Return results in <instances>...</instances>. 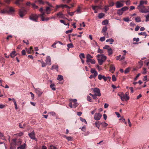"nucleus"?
Wrapping results in <instances>:
<instances>
[{
    "label": "nucleus",
    "mask_w": 149,
    "mask_h": 149,
    "mask_svg": "<svg viewBox=\"0 0 149 149\" xmlns=\"http://www.w3.org/2000/svg\"><path fill=\"white\" fill-rule=\"evenodd\" d=\"M22 140L20 139H13L10 144V148L15 149L16 148V146L20 145L22 144Z\"/></svg>",
    "instance_id": "nucleus-1"
},
{
    "label": "nucleus",
    "mask_w": 149,
    "mask_h": 149,
    "mask_svg": "<svg viewBox=\"0 0 149 149\" xmlns=\"http://www.w3.org/2000/svg\"><path fill=\"white\" fill-rule=\"evenodd\" d=\"M118 95L120 97L121 100L123 101H127L130 98L128 96H125L123 93H121L120 94L118 93Z\"/></svg>",
    "instance_id": "nucleus-2"
},
{
    "label": "nucleus",
    "mask_w": 149,
    "mask_h": 149,
    "mask_svg": "<svg viewBox=\"0 0 149 149\" xmlns=\"http://www.w3.org/2000/svg\"><path fill=\"white\" fill-rule=\"evenodd\" d=\"M137 8L140 12L142 13H146L148 12V11L147 10L146 7L143 6H138Z\"/></svg>",
    "instance_id": "nucleus-3"
},
{
    "label": "nucleus",
    "mask_w": 149,
    "mask_h": 149,
    "mask_svg": "<svg viewBox=\"0 0 149 149\" xmlns=\"http://www.w3.org/2000/svg\"><path fill=\"white\" fill-rule=\"evenodd\" d=\"M38 15H34L33 14H31V16L29 17V19L32 20L34 21L37 22L38 21L37 20L38 19Z\"/></svg>",
    "instance_id": "nucleus-4"
},
{
    "label": "nucleus",
    "mask_w": 149,
    "mask_h": 149,
    "mask_svg": "<svg viewBox=\"0 0 149 149\" xmlns=\"http://www.w3.org/2000/svg\"><path fill=\"white\" fill-rule=\"evenodd\" d=\"M93 58V56H92L90 54H88L86 55V63L88 65H90V61L92 60L91 58Z\"/></svg>",
    "instance_id": "nucleus-5"
},
{
    "label": "nucleus",
    "mask_w": 149,
    "mask_h": 149,
    "mask_svg": "<svg viewBox=\"0 0 149 149\" xmlns=\"http://www.w3.org/2000/svg\"><path fill=\"white\" fill-rule=\"evenodd\" d=\"M26 10L24 9H21L19 10V15L21 17H23L26 13Z\"/></svg>",
    "instance_id": "nucleus-6"
},
{
    "label": "nucleus",
    "mask_w": 149,
    "mask_h": 149,
    "mask_svg": "<svg viewBox=\"0 0 149 149\" xmlns=\"http://www.w3.org/2000/svg\"><path fill=\"white\" fill-rule=\"evenodd\" d=\"M28 135L31 139H34L36 141H37V139L35 138V133L34 131H32L31 133H29Z\"/></svg>",
    "instance_id": "nucleus-7"
},
{
    "label": "nucleus",
    "mask_w": 149,
    "mask_h": 149,
    "mask_svg": "<svg viewBox=\"0 0 149 149\" xmlns=\"http://www.w3.org/2000/svg\"><path fill=\"white\" fill-rule=\"evenodd\" d=\"M93 91L98 96H100L101 94L100 93V90L98 88H96L93 89Z\"/></svg>",
    "instance_id": "nucleus-8"
},
{
    "label": "nucleus",
    "mask_w": 149,
    "mask_h": 149,
    "mask_svg": "<svg viewBox=\"0 0 149 149\" xmlns=\"http://www.w3.org/2000/svg\"><path fill=\"white\" fill-rule=\"evenodd\" d=\"M102 115L101 114L99 113H96L95 114L94 118L95 120H98L100 119Z\"/></svg>",
    "instance_id": "nucleus-9"
},
{
    "label": "nucleus",
    "mask_w": 149,
    "mask_h": 149,
    "mask_svg": "<svg viewBox=\"0 0 149 149\" xmlns=\"http://www.w3.org/2000/svg\"><path fill=\"white\" fill-rule=\"evenodd\" d=\"M35 91L37 94H38L39 97L43 93L42 90L40 89L39 88H35Z\"/></svg>",
    "instance_id": "nucleus-10"
},
{
    "label": "nucleus",
    "mask_w": 149,
    "mask_h": 149,
    "mask_svg": "<svg viewBox=\"0 0 149 149\" xmlns=\"http://www.w3.org/2000/svg\"><path fill=\"white\" fill-rule=\"evenodd\" d=\"M45 61L47 64L49 65H50L51 64V59L49 56H47Z\"/></svg>",
    "instance_id": "nucleus-11"
},
{
    "label": "nucleus",
    "mask_w": 149,
    "mask_h": 149,
    "mask_svg": "<svg viewBox=\"0 0 149 149\" xmlns=\"http://www.w3.org/2000/svg\"><path fill=\"white\" fill-rule=\"evenodd\" d=\"M7 9L8 10V13H12L15 12V10L12 7H8L7 8Z\"/></svg>",
    "instance_id": "nucleus-12"
},
{
    "label": "nucleus",
    "mask_w": 149,
    "mask_h": 149,
    "mask_svg": "<svg viewBox=\"0 0 149 149\" xmlns=\"http://www.w3.org/2000/svg\"><path fill=\"white\" fill-rule=\"evenodd\" d=\"M26 146V144L25 143H24L23 144L19 145V146L17 148V149H25Z\"/></svg>",
    "instance_id": "nucleus-13"
},
{
    "label": "nucleus",
    "mask_w": 149,
    "mask_h": 149,
    "mask_svg": "<svg viewBox=\"0 0 149 149\" xmlns=\"http://www.w3.org/2000/svg\"><path fill=\"white\" fill-rule=\"evenodd\" d=\"M110 71L111 72L113 73L115 70V67L113 65H110Z\"/></svg>",
    "instance_id": "nucleus-14"
},
{
    "label": "nucleus",
    "mask_w": 149,
    "mask_h": 149,
    "mask_svg": "<svg viewBox=\"0 0 149 149\" xmlns=\"http://www.w3.org/2000/svg\"><path fill=\"white\" fill-rule=\"evenodd\" d=\"M147 1L141 0L140 2V4L138 6H143V4H147Z\"/></svg>",
    "instance_id": "nucleus-15"
},
{
    "label": "nucleus",
    "mask_w": 149,
    "mask_h": 149,
    "mask_svg": "<svg viewBox=\"0 0 149 149\" xmlns=\"http://www.w3.org/2000/svg\"><path fill=\"white\" fill-rule=\"evenodd\" d=\"M123 6V4L120 2L118 1L116 3V8H120Z\"/></svg>",
    "instance_id": "nucleus-16"
},
{
    "label": "nucleus",
    "mask_w": 149,
    "mask_h": 149,
    "mask_svg": "<svg viewBox=\"0 0 149 149\" xmlns=\"http://www.w3.org/2000/svg\"><path fill=\"white\" fill-rule=\"evenodd\" d=\"M57 15L59 18H63L64 19L65 18H64V15L61 12H59L57 14Z\"/></svg>",
    "instance_id": "nucleus-17"
},
{
    "label": "nucleus",
    "mask_w": 149,
    "mask_h": 149,
    "mask_svg": "<svg viewBox=\"0 0 149 149\" xmlns=\"http://www.w3.org/2000/svg\"><path fill=\"white\" fill-rule=\"evenodd\" d=\"M15 53L16 52L15 51H14L10 53V56L11 58H13L16 55Z\"/></svg>",
    "instance_id": "nucleus-18"
},
{
    "label": "nucleus",
    "mask_w": 149,
    "mask_h": 149,
    "mask_svg": "<svg viewBox=\"0 0 149 149\" xmlns=\"http://www.w3.org/2000/svg\"><path fill=\"white\" fill-rule=\"evenodd\" d=\"M101 124V123H100L99 121H96L95 122V126L98 129H99V127L100 126V124Z\"/></svg>",
    "instance_id": "nucleus-19"
},
{
    "label": "nucleus",
    "mask_w": 149,
    "mask_h": 149,
    "mask_svg": "<svg viewBox=\"0 0 149 149\" xmlns=\"http://www.w3.org/2000/svg\"><path fill=\"white\" fill-rule=\"evenodd\" d=\"M57 79L59 81H61L63 79V76L61 75H59L58 76Z\"/></svg>",
    "instance_id": "nucleus-20"
},
{
    "label": "nucleus",
    "mask_w": 149,
    "mask_h": 149,
    "mask_svg": "<svg viewBox=\"0 0 149 149\" xmlns=\"http://www.w3.org/2000/svg\"><path fill=\"white\" fill-rule=\"evenodd\" d=\"M97 60L98 63L100 65H101L103 64V62H104L103 60H102V59H101L100 58L97 59Z\"/></svg>",
    "instance_id": "nucleus-21"
},
{
    "label": "nucleus",
    "mask_w": 149,
    "mask_h": 149,
    "mask_svg": "<svg viewBox=\"0 0 149 149\" xmlns=\"http://www.w3.org/2000/svg\"><path fill=\"white\" fill-rule=\"evenodd\" d=\"M58 66L57 65H53L52 67V68H51V69L52 70H53L54 69H55L56 70H58Z\"/></svg>",
    "instance_id": "nucleus-22"
},
{
    "label": "nucleus",
    "mask_w": 149,
    "mask_h": 149,
    "mask_svg": "<svg viewBox=\"0 0 149 149\" xmlns=\"http://www.w3.org/2000/svg\"><path fill=\"white\" fill-rule=\"evenodd\" d=\"M40 62L41 63L42 65V67H45L47 64L46 63H45L42 59L40 60Z\"/></svg>",
    "instance_id": "nucleus-23"
},
{
    "label": "nucleus",
    "mask_w": 149,
    "mask_h": 149,
    "mask_svg": "<svg viewBox=\"0 0 149 149\" xmlns=\"http://www.w3.org/2000/svg\"><path fill=\"white\" fill-rule=\"evenodd\" d=\"M138 34L140 36L141 35L144 36H145V38H146L147 36V34L146 32L139 33H138Z\"/></svg>",
    "instance_id": "nucleus-24"
},
{
    "label": "nucleus",
    "mask_w": 149,
    "mask_h": 149,
    "mask_svg": "<svg viewBox=\"0 0 149 149\" xmlns=\"http://www.w3.org/2000/svg\"><path fill=\"white\" fill-rule=\"evenodd\" d=\"M123 12L122 11V10H121V9H118L117 12V14L119 15H120L122 14L123 13Z\"/></svg>",
    "instance_id": "nucleus-25"
},
{
    "label": "nucleus",
    "mask_w": 149,
    "mask_h": 149,
    "mask_svg": "<svg viewBox=\"0 0 149 149\" xmlns=\"http://www.w3.org/2000/svg\"><path fill=\"white\" fill-rule=\"evenodd\" d=\"M107 26H105L103 27L102 29V33H106V31H107Z\"/></svg>",
    "instance_id": "nucleus-26"
},
{
    "label": "nucleus",
    "mask_w": 149,
    "mask_h": 149,
    "mask_svg": "<svg viewBox=\"0 0 149 149\" xmlns=\"http://www.w3.org/2000/svg\"><path fill=\"white\" fill-rule=\"evenodd\" d=\"M101 59H102V60H103V61H105L107 59V57L104 55L103 54L101 55V58H100Z\"/></svg>",
    "instance_id": "nucleus-27"
},
{
    "label": "nucleus",
    "mask_w": 149,
    "mask_h": 149,
    "mask_svg": "<svg viewBox=\"0 0 149 149\" xmlns=\"http://www.w3.org/2000/svg\"><path fill=\"white\" fill-rule=\"evenodd\" d=\"M106 42H111L110 43V44H112L113 42H114V40L112 38H110V39H109L107 40H106Z\"/></svg>",
    "instance_id": "nucleus-28"
},
{
    "label": "nucleus",
    "mask_w": 149,
    "mask_h": 149,
    "mask_svg": "<svg viewBox=\"0 0 149 149\" xmlns=\"http://www.w3.org/2000/svg\"><path fill=\"white\" fill-rule=\"evenodd\" d=\"M54 86L55 85L53 84H51L50 86V88L53 91H55L56 90V88L54 87Z\"/></svg>",
    "instance_id": "nucleus-29"
},
{
    "label": "nucleus",
    "mask_w": 149,
    "mask_h": 149,
    "mask_svg": "<svg viewBox=\"0 0 149 149\" xmlns=\"http://www.w3.org/2000/svg\"><path fill=\"white\" fill-rule=\"evenodd\" d=\"M1 13L2 14L8 13V10L7 9L3 10H2L1 11Z\"/></svg>",
    "instance_id": "nucleus-30"
},
{
    "label": "nucleus",
    "mask_w": 149,
    "mask_h": 149,
    "mask_svg": "<svg viewBox=\"0 0 149 149\" xmlns=\"http://www.w3.org/2000/svg\"><path fill=\"white\" fill-rule=\"evenodd\" d=\"M104 14L103 13H100L98 15V18L99 19H101L104 16Z\"/></svg>",
    "instance_id": "nucleus-31"
},
{
    "label": "nucleus",
    "mask_w": 149,
    "mask_h": 149,
    "mask_svg": "<svg viewBox=\"0 0 149 149\" xmlns=\"http://www.w3.org/2000/svg\"><path fill=\"white\" fill-rule=\"evenodd\" d=\"M108 20L106 19L104 20L102 22V24L103 25H105L107 24L108 23Z\"/></svg>",
    "instance_id": "nucleus-32"
},
{
    "label": "nucleus",
    "mask_w": 149,
    "mask_h": 149,
    "mask_svg": "<svg viewBox=\"0 0 149 149\" xmlns=\"http://www.w3.org/2000/svg\"><path fill=\"white\" fill-rule=\"evenodd\" d=\"M77 13H81V8L80 6H78L77 9L75 11Z\"/></svg>",
    "instance_id": "nucleus-33"
},
{
    "label": "nucleus",
    "mask_w": 149,
    "mask_h": 149,
    "mask_svg": "<svg viewBox=\"0 0 149 149\" xmlns=\"http://www.w3.org/2000/svg\"><path fill=\"white\" fill-rule=\"evenodd\" d=\"M108 52L109 55H110L112 54L113 51L112 49L111 48H110L108 50Z\"/></svg>",
    "instance_id": "nucleus-34"
},
{
    "label": "nucleus",
    "mask_w": 149,
    "mask_h": 149,
    "mask_svg": "<svg viewBox=\"0 0 149 149\" xmlns=\"http://www.w3.org/2000/svg\"><path fill=\"white\" fill-rule=\"evenodd\" d=\"M135 21L137 22H141V19L140 17H136L135 18Z\"/></svg>",
    "instance_id": "nucleus-35"
},
{
    "label": "nucleus",
    "mask_w": 149,
    "mask_h": 149,
    "mask_svg": "<svg viewBox=\"0 0 149 149\" xmlns=\"http://www.w3.org/2000/svg\"><path fill=\"white\" fill-rule=\"evenodd\" d=\"M0 139H1L3 140H5V139L3 134L1 132H0Z\"/></svg>",
    "instance_id": "nucleus-36"
},
{
    "label": "nucleus",
    "mask_w": 149,
    "mask_h": 149,
    "mask_svg": "<svg viewBox=\"0 0 149 149\" xmlns=\"http://www.w3.org/2000/svg\"><path fill=\"white\" fill-rule=\"evenodd\" d=\"M50 19V18H48V17H46L45 18L44 17H42V18L41 19V20L42 21H48L49 19Z\"/></svg>",
    "instance_id": "nucleus-37"
},
{
    "label": "nucleus",
    "mask_w": 149,
    "mask_h": 149,
    "mask_svg": "<svg viewBox=\"0 0 149 149\" xmlns=\"http://www.w3.org/2000/svg\"><path fill=\"white\" fill-rule=\"evenodd\" d=\"M128 9V7L127 6H125L121 9V10H122L123 12L124 11L127 10Z\"/></svg>",
    "instance_id": "nucleus-38"
},
{
    "label": "nucleus",
    "mask_w": 149,
    "mask_h": 149,
    "mask_svg": "<svg viewBox=\"0 0 149 149\" xmlns=\"http://www.w3.org/2000/svg\"><path fill=\"white\" fill-rule=\"evenodd\" d=\"M23 0H16V1L15 3V4L18 6L20 5V3L19 2L20 1H22Z\"/></svg>",
    "instance_id": "nucleus-39"
},
{
    "label": "nucleus",
    "mask_w": 149,
    "mask_h": 149,
    "mask_svg": "<svg viewBox=\"0 0 149 149\" xmlns=\"http://www.w3.org/2000/svg\"><path fill=\"white\" fill-rule=\"evenodd\" d=\"M79 57L81 59L82 58H84L85 56L84 54V53H81L79 55Z\"/></svg>",
    "instance_id": "nucleus-40"
},
{
    "label": "nucleus",
    "mask_w": 149,
    "mask_h": 149,
    "mask_svg": "<svg viewBox=\"0 0 149 149\" xmlns=\"http://www.w3.org/2000/svg\"><path fill=\"white\" fill-rule=\"evenodd\" d=\"M80 119L81 121L82 122H84L86 124H87V122L86 121L85 119L81 117L80 118Z\"/></svg>",
    "instance_id": "nucleus-41"
},
{
    "label": "nucleus",
    "mask_w": 149,
    "mask_h": 149,
    "mask_svg": "<svg viewBox=\"0 0 149 149\" xmlns=\"http://www.w3.org/2000/svg\"><path fill=\"white\" fill-rule=\"evenodd\" d=\"M67 47L68 48H72L74 47L73 44L72 43L68 44L67 45Z\"/></svg>",
    "instance_id": "nucleus-42"
},
{
    "label": "nucleus",
    "mask_w": 149,
    "mask_h": 149,
    "mask_svg": "<svg viewBox=\"0 0 149 149\" xmlns=\"http://www.w3.org/2000/svg\"><path fill=\"white\" fill-rule=\"evenodd\" d=\"M48 149H58L55 146L52 145L50 146L48 148Z\"/></svg>",
    "instance_id": "nucleus-43"
},
{
    "label": "nucleus",
    "mask_w": 149,
    "mask_h": 149,
    "mask_svg": "<svg viewBox=\"0 0 149 149\" xmlns=\"http://www.w3.org/2000/svg\"><path fill=\"white\" fill-rule=\"evenodd\" d=\"M79 129H81V130L82 131L85 132L86 130V126L85 125H84L81 128H80Z\"/></svg>",
    "instance_id": "nucleus-44"
},
{
    "label": "nucleus",
    "mask_w": 149,
    "mask_h": 149,
    "mask_svg": "<svg viewBox=\"0 0 149 149\" xmlns=\"http://www.w3.org/2000/svg\"><path fill=\"white\" fill-rule=\"evenodd\" d=\"M41 13H42V14L39 15L41 19L42 18V17H44V16L45 14V13L43 11Z\"/></svg>",
    "instance_id": "nucleus-45"
},
{
    "label": "nucleus",
    "mask_w": 149,
    "mask_h": 149,
    "mask_svg": "<svg viewBox=\"0 0 149 149\" xmlns=\"http://www.w3.org/2000/svg\"><path fill=\"white\" fill-rule=\"evenodd\" d=\"M104 9L105 12H106L109 9V6H105L104 7Z\"/></svg>",
    "instance_id": "nucleus-46"
},
{
    "label": "nucleus",
    "mask_w": 149,
    "mask_h": 149,
    "mask_svg": "<svg viewBox=\"0 0 149 149\" xmlns=\"http://www.w3.org/2000/svg\"><path fill=\"white\" fill-rule=\"evenodd\" d=\"M110 48H111L110 47L107 45H106L104 47L103 49H107L108 50Z\"/></svg>",
    "instance_id": "nucleus-47"
},
{
    "label": "nucleus",
    "mask_w": 149,
    "mask_h": 149,
    "mask_svg": "<svg viewBox=\"0 0 149 149\" xmlns=\"http://www.w3.org/2000/svg\"><path fill=\"white\" fill-rule=\"evenodd\" d=\"M130 68H127L124 71V72L125 74H126L128 73L130 71Z\"/></svg>",
    "instance_id": "nucleus-48"
},
{
    "label": "nucleus",
    "mask_w": 149,
    "mask_h": 149,
    "mask_svg": "<svg viewBox=\"0 0 149 149\" xmlns=\"http://www.w3.org/2000/svg\"><path fill=\"white\" fill-rule=\"evenodd\" d=\"M87 100L89 101V102H92V101H91V97L89 96H87Z\"/></svg>",
    "instance_id": "nucleus-49"
},
{
    "label": "nucleus",
    "mask_w": 149,
    "mask_h": 149,
    "mask_svg": "<svg viewBox=\"0 0 149 149\" xmlns=\"http://www.w3.org/2000/svg\"><path fill=\"white\" fill-rule=\"evenodd\" d=\"M31 5L33 8L37 9L38 8V6H36L35 3L32 4Z\"/></svg>",
    "instance_id": "nucleus-50"
},
{
    "label": "nucleus",
    "mask_w": 149,
    "mask_h": 149,
    "mask_svg": "<svg viewBox=\"0 0 149 149\" xmlns=\"http://www.w3.org/2000/svg\"><path fill=\"white\" fill-rule=\"evenodd\" d=\"M75 12V11H74L73 12H68V14L69 15H70L71 16H72L74 15V13Z\"/></svg>",
    "instance_id": "nucleus-51"
},
{
    "label": "nucleus",
    "mask_w": 149,
    "mask_h": 149,
    "mask_svg": "<svg viewBox=\"0 0 149 149\" xmlns=\"http://www.w3.org/2000/svg\"><path fill=\"white\" fill-rule=\"evenodd\" d=\"M146 18V22H147L148 21H149V19H148V17H149V14L145 16Z\"/></svg>",
    "instance_id": "nucleus-52"
},
{
    "label": "nucleus",
    "mask_w": 149,
    "mask_h": 149,
    "mask_svg": "<svg viewBox=\"0 0 149 149\" xmlns=\"http://www.w3.org/2000/svg\"><path fill=\"white\" fill-rule=\"evenodd\" d=\"M96 71L94 69L91 68V72L92 74H93L96 72Z\"/></svg>",
    "instance_id": "nucleus-53"
},
{
    "label": "nucleus",
    "mask_w": 149,
    "mask_h": 149,
    "mask_svg": "<svg viewBox=\"0 0 149 149\" xmlns=\"http://www.w3.org/2000/svg\"><path fill=\"white\" fill-rule=\"evenodd\" d=\"M101 124H102L103 126L105 127H106L108 125L105 122L101 123Z\"/></svg>",
    "instance_id": "nucleus-54"
},
{
    "label": "nucleus",
    "mask_w": 149,
    "mask_h": 149,
    "mask_svg": "<svg viewBox=\"0 0 149 149\" xmlns=\"http://www.w3.org/2000/svg\"><path fill=\"white\" fill-rule=\"evenodd\" d=\"M112 80L113 81H116V79L115 75H113L112 76Z\"/></svg>",
    "instance_id": "nucleus-55"
},
{
    "label": "nucleus",
    "mask_w": 149,
    "mask_h": 149,
    "mask_svg": "<svg viewBox=\"0 0 149 149\" xmlns=\"http://www.w3.org/2000/svg\"><path fill=\"white\" fill-rule=\"evenodd\" d=\"M123 20L127 22H128L130 21L128 17L125 18H124L123 19Z\"/></svg>",
    "instance_id": "nucleus-56"
},
{
    "label": "nucleus",
    "mask_w": 149,
    "mask_h": 149,
    "mask_svg": "<svg viewBox=\"0 0 149 149\" xmlns=\"http://www.w3.org/2000/svg\"><path fill=\"white\" fill-rule=\"evenodd\" d=\"M103 75H102L101 74H99L98 76V77L99 80H101L102 79H103Z\"/></svg>",
    "instance_id": "nucleus-57"
},
{
    "label": "nucleus",
    "mask_w": 149,
    "mask_h": 149,
    "mask_svg": "<svg viewBox=\"0 0 149 149\" xmlns=\"http://www.w3.org/2000/svg\"><path fill=\"white\" fill-rule=\"evenodd\" d=\"M133 40L134 41H136V42H138L139 41V39L138 38H133Z\"/></svg>",
    "instance_id": "nucleus-58"
},
{
    "label": "nucleus",
    "mask_w": 149,
    "mask_h": 149,
    "mask_svg": "<svg viewBox=\"0 0 149 149\" xmlns=\"http://www.w3.org/2000/svg\"><path fill=\"white\" fill-rule=\"evenodd\" d=\"M70 101L73 102L74 103H77V100L76 99H70Z\"/></svg>",
    "instance_id": "nucleus-59"
},
{
    "label": "nucleus",
    "mask_w": 149,
    "mask_h": 149,
    "mask_svg": "<svg viewBox=\"0 0 149 149\" xmlns=\"http://www.w3.org/2000/svg\"><path fill=\"white\" fill-rule=\"evenodd\" d=\"M105 40V38L104 37H101L100 38V40L102 42L104 41Z\"/></svg>",
    "instance_id": "nucleus-60"
},
{
    "label": "nucleus",
    "mask_w": 149,
    "mask_h": 149,
    "mask_svg": "<svg viewBox=\"0 0 149 149\" xmlns=\"http://www.w3.org/2000/svg\"><path fill=\"white\" fill-rule=\"evenodd\" d=\"M97 96L96 94H95L92 95L93 98L95 100H96L97 99Z\"/></svg>",
    "instance_id": "nucleus-61"
},
{
    "label": "nucleus",
    "mask_w": 149,
    "mask_h": 149,
    "mask_svg": "<svg viewBox=\"0 0 149 149\" xmlns=\"http://www.w3.org/2000/svg\"><path fill=\"white\" fill-rule=\"evenodd\" d=\"M97 52L101 54L103 53V52L102 50L100 48H99Z\"/></svg>",
    "instance_id": "nucleus-62"
},
{
    "label": "nucleus",
    "mask_w": 149,
    "mask_h": 149,
    "mask_svg": "<svg viewBox=\"0 0 149 149\" xmlns=\"http://www.w3.org/2000/svg\"><path fill=\"white\" fill-rule=\"evenodd\" d=\"M72 30H73V29H72L70 30L67 31L65 32V33L66 34H68L69 33H71L72 31Z\"/></svg>",
    "instance_id": "nucleus-63"
},
{
    "label": "nucleus",
    "mask_w": 149,
    "mask_h": 149,
    "mask_svg": "<svg viewBox=\"0 0 149 149\" xmlns=\"http://www.w3.org/2000/svg\"><path fill=\"white\" fill-rule=\"evenodd\" d=\"M50 7H46V9H45V11H51V10L50 8Z\"/></svg>",
    "instance_id": "nucleus-64"
}]
</instances>
